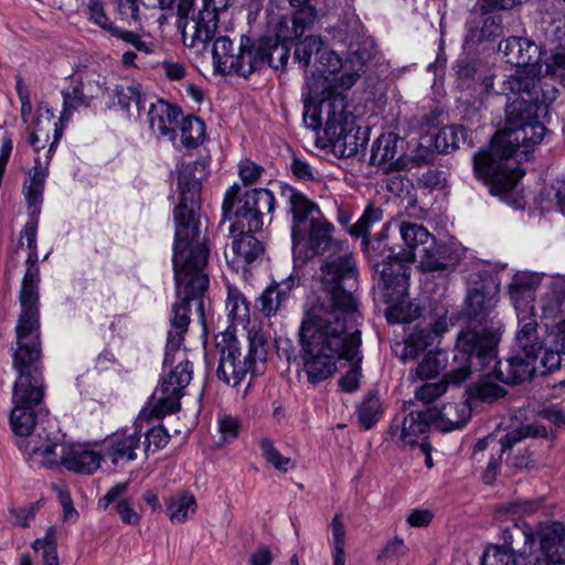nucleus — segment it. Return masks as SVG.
<instances>
[{
	"label": "nucleus",
	"mask_w": 565,
	"mask_h": 565,
	"mask_svg": "<svg viewBox=\"0 0 565 565\" xmlns=\"http://www.w3.org/2000/svg\"><path fill=\"white\" fill-rule=\"evenodd\" d=\"M332 232L333 225L324 216H318L307 224L300 237L291 234L294 248L307 243L313 255L331 253L321 266L320 281L324 295L313 291L307 296L298 330L306 371L312 381L330 374L345 341L349 351L360 343L358 330L348 324L356 301L352 292L342 286L344 281L355 279L356 268L352 254L344 250L343 243L332 237Z\"/></svg>",
	"instance_id": "1"
},
{
	"label": "nucleus",
	"mask_w": 565,
	"mask_h": 565,
	"mask_svg": "<svg viewBox=\"0 0 565 565\" xmlns=\"http://www.w3.org/2000/svg\"><path fill=\"white\" fill-rule=\"evenodd\" d=\"M195 164L182 163L178 169L180 202L174 209L175 234L173 268L175 291L180 302L172 306L171 328L168 332L164 364H172L171 354L179 350L190 323V302L194 301L203 317L202 296L209 287L204 273L209 248L201 239L200 210L201 182L194 177Z\"/></svg>",
	"instance_id": "2"
},
{
	"label": "nucleus",
	"mask_w": 565,
	"mask_h": 565,
	"mask_svg": "<svg viewBox=\"0 0 565 565\" xmlns=\"http://www.w3.org/2000/svg\"><path fill=\"white\" fill-rule=\"evenodd\" d=\"M26 241L29 265L20 290L21 312L17 331V350L13 353V367L19 373L12 392L13 407L10 424L15 435L33 437L36 416L41 412L44 388L41 375L40 359V321L39 290L40 271L36 252V223L28 222L21 233L20 243Z\"/></svg>",
	"instance_id": "3"
},
{
	"label": "nucleus",
	"mask_w": 565,
	"mask_h": 565,
	"mask_svg": "<svg viewBox=\"0 0 565 565\" xmlns=\"http://www.w3.org/2000/svg\"><path fill=\"white\" fill-rule=\"evenodd\" d=\"M541 105L525 100H510L505 106L508 127L498 131L488 150L473 156V170L490 188L501 195L515 188L524 172L512 164L513 156L527 154L543 140L546 128L539 120Z\"/></svg>",
	"instance_id": "4"
},
{
	"label": "nucleus",
	"mask_w": 565,
	"mask_h": 565,
	"mask_svg": "<svg viewBox=\"0 0 565 565\" xmlns=\"http://www.w3.org/2000/svg\"><path fill=\"white\" fill-rule=\"evenodd\" d=\"M363 34V26L355 15L342 21L335 26L334 39L348 45L349 53L343 60L335 51L323 52L319 57V64L323 72L308 77L306 85L308 98L306 104H318L320 100L338 96L337 90H347L355 85L364 73L366 52L355 49Z\"/></svg>",
	"instance_id": "5"
},
{
	"label": "nucleus",
	"mask_w": 565,
	"mask_h": 565,
	"mask_svg": "<svg viewBox=\"0 0 565 565\" xmlns=\"http://www.w3.org/2000/svg\"><path fill=\"white\" fill-rule=\"evenodd\" d=\"M500 338V330L493 327L483 328L480 331L469 329L460 332L454 350L456 366L447 373L444 381L426 383L418 387L415 392L416 398L424 403H431L446 393L448 383H462L472 371L473 359L481 365L494 359L495 344Z\"/></svg>",
	"instance_id": "6"
},
{
	"label": "nucleus",
	"mask_w": 565,
	"mask_h": 565,
	"mask_svg": "<svg viewBox=\"0 0 565 565\" xmlns=\"http://www.w3.org/2000/svg\"><path fill=\"white\" fill-rule=\"evenodd\" d=\"M303 122L312 130H322L326 142L341 158L355 156L365 146L360 129L354 127V117L345 110L343 96L305 104Z\"/></svg>",
	"instance_id": "7"
},
{
	"label": "nucleus",
	"mask_w": 565,
	"mask_h": 565,
	"mask_svg": "<svg viewBox=\"0 0 565 565\" xmlns=\"http://www.w3.org/2000/svg\"><path fill=\"white\" fill-rule=\"evenodd\" d=\"M215 349L218 354L216 375L231 386L241 384L247 374L254 375L259 372V365L267 359L266 340L257 332L249 334L245 353L230 330L215 335Z\"/></svg>",
	"instance_id": "8"
},
{
	"label": "nucleus",
	"mask_w": 565,
	"mask_h": 565,
	"mask_svg": "<svg viewBox=\"0 0 565 565\" xmlns=\"http://www.w3.org/2000/svg\"><path fill=\"white\" fill-rule=\"evenodd\" d=\"M241 188L234 184L227 189L222 204L223 221H233V231H260L264 216H269L275 209L273 192L266 189H253L238 199Z\"/></svg>",
	"instance_id": "9"
},
{
	"label": "nucleus",
	"mask_w": 565,
	"mask_h": 565,
	"mask_svg": "<svg viewBox=\"0 0 565 565\" xmlns=\"http://www.w3.org/2000/svg\"><path fill=\"white\" fill-rule=\"evenodd\" d=\"M390 255L374 265L377 287L385 303H399L408 294L411 264L395 254V247L385 245Z\"/></svg>",
	"instance_id": "10"
},
{
	"label": "nucleus",
	"mask_w": 565,
	"mask_h": 565,
	"mask_svg": "<svg viewBox=\"0 0 565 565\" xmlns=\"http://www.w3.org/2000/svg\"><path fill=\"white\" fill-rule=\"evenodd\" d=\"M73 87L62 92V118L70 116L72 110L79 107H89L95 100L103 98L108 92L107 77L95 68H84L73 78Z\"/></svg>",
	"instance_id": "11"
},
{
	"label": "nucleus",
	"mask_w": 565,
	"mask_h": 565,
	"mask_svg": "<svg viewBox=\"0 0 565 565\" xmlns=\"http://www.w3.org/2000/svg\"><path fill=\"white\" fill-rule=\"evenodd\" d=\"M193 369L190 362H180L166 377L156 392L153 414L162 417L180 409V399L184 395V388L192 380Z\"/></svg>",
	"instance_id": "12"
},
{
	"label": "nucleus",
	"mask_w": 565,
	"mask_h": 565,
	"mask_svg": "<svg viewBox=\"0 0 565 565\" xmlns=\"http://www.w3.org/2000/svg\"><path fill=\"white\" fill-rule=\"evenodd\" d=\"M392 226L398 231L402 241V245H393L395 254L409 264L415 263L418 254L434 243V235L424 225L406 220H395L386 224L379 234L380 241L387 239Z\"/></svg>",
	"instance_id": "13"
},
{
	"label": "nucleus",
	"mask_w": 565,
	"mask_h": 565,
	"mask_svg": "<svg viewBox=\"0 0 565 565\" xmlns=\"http://www.w3.org/2000/svg\"><path fill=\"white\" fill-rule=\"evenodd\" d=\"M248 43L249 39L245 42L242 40L234 58L242 65L250 66V74L265 65L278 70L287 64L289 50L285 45L271 41H259L250 45Z\"/></svg>",
	"instance_id": "14"
},
{
	"label": "nucleus",
	"mask_w": 565,
	"mask_h": 565,
	"mask_svg": "<svg viewBox=\"0 0 565 565\" xmlns=\"http://www.w3.org/2000/svg\"><path fill=\"white\" fill-rule=\"evenodd\" d=\"M433 426L429 413L424 411H406L398 413L388 428L390 436L404 446L415 447L426 443V434Z\"/></svg>",
	"instance_id": "15"
},
{
	"label": "nucleus",
	"mask_w": 565,
	"mask_h": 565,
	"mask_svg": "<svg viewBox=\"0 0 565 565\" xmlns=\"http://www.w3.org/2000/svg\"><path fill=\"white\" fill-rule=\"evenodd\" d=\"M537 536L542 556L531 557L523 565H565V525H541Z\"/></svg>",
	"instance_id": "16"
},
{
	"label": "nucleus",
	"mask_w": 565,
	"mask_h": 565,
	"mask_svg": "<svg viewBox=\"0 0 565 565\" xmlns=\"http://www.w3.org/2000/svg\"><path fill=\"white\" fill-rule=\"evenodd\" d=\"M143 417L139 416L132 426L116 430L106 439V456L114 465L131 461L137 458V450L141 447Z\"/></svg>",
	"instance_id": "17"
},
{
	"label": "nucleus",
	"mask_w": 565,
	"mask_h": 565,
	"mask_svg": "<svg viewBox=\"0 0 565 565\" xmlns=\"http://www.w3.org/2000/svg\"><path fill=\"white\" fill-rule=\"evenodd\" d=\"M71 446L72 443L58 441L50 437H46L42 443H39L36 437H32L24 445L22 443L19 444V447L29 454L30 460L33 463L46 468L55 466H64L66 468Z\"/></svg>",
	"instance_id": "18"
},
{
	"label": "nucleus",
	"mask_w": 565,
	"mask_h": 565,
	"mask_svg": "<svg viewBox=\"0 0 565 565\" xmlns=\"http://www.w3.org/2000/svg\"><path fill=\"white\" fill-rule=\"evenodd\" d=\"M427 412L433 426L443 433L463 427L471 416V407L463 399L448 402L439 408H427Z\"/></svg>",
	"instance_id": "19"
},
{
	"label": "nucleus",
	"mask_w": 565,
	"mask_h": 565,
	"mask_svg": "<svg viewBox=\"0 0 565 565\" xmlns=\"http://www.w3.org/2000/svg\"><path fill=\"white\" fill-rule=\"evenodd\" d=\"M180 18L179 28H182L183 41L188 46L205 45L215 34L217 18L212 10H200L198 15L183 22Z\"/></svg>",
	"instance_id": "20"
},
{
	"label": "nucleus",
	"mask_w": 565,
	"mask_h": 565,
	"mask_svg": "<svg viewBox=\"0 0 565 565\" xmlns=\"http://www.w3.org/2000/svg\"><path fill=\"white\" fill-rule=\"evenodd\" d=\"M86 14L87 19L92 23L99 26L110 36L122 40L128 44H131L139 52H150L146 42H143L137 33L132 31L121 30L110 21V19L106 14L105 6L102 1L90 0L87 4Z\"/></svg>",
	"instance_id": "21"
},
{
	"label": "nucleus",
	"mask_w": 565,
	"mask_h": 565,
	"mask_svg": "<svg viewBox=\"0 0 565 565\" xmlns=\"http://www.w3.org/2000/svg\"><path fill=\"white\" fill-rule=\"evenodd\" d=\"M356 318H358V306L352 311V317H350L348 319L349 320L348 324L353 326L358 330L360 342H362V340H361V331L359 330L358 324H356ZM299 347H301V345L299 344ZM347 347H348L347 344L343 345V349L339 353V356H337L334 359V361H333V363H334L333 367L334 369L330 372V374L328 376H326L323 379H320V380H317V381L310 380V376H309L308 372L306 371V366H305V360H303V356H302L303 355L302 354V348H300V359L302 361V371L306 373L308 382H310L312 384H317V383H319L321 381H324V380L329 379L330 376L333 375V373L337 370V362L340 359H345V360H349V361L353 362V365L350 369V371H348L347 374L340 380V385L343 388V391H345V392H353V391H355L359 387V375H360V373H359L358 363L361 361V358H359L361 343H359L356 349H354L352 351H349V349H347Z\"/></svg>",
	"instance_id": "22"
},
{
	"label": "nucleus",
	"mask_w": 565,
	"mask_h": 565,
	"mask_svg": "<svg viewBox=\"0 0 565 565\" xmlns=\"http://www.w3.org/2000/svg\"><path fill=\"white\" fill-rule=\"evenodd\" d=\"M62 119V117L56 119L53 111L45 109L43 113L39 114L35 120L29 141L35 152L49 146L45 160L50 159L54 146L62 136V129L60 127Z\"/></svg>",
	"instance_id": "23"
},
{
	"label": "nucleus",
	"mask_w": 565,
	"mask_h": 565,
	"mask_svg": "<svg viewBox=\"0 0 565 565\" xmlns=\"http://www.w3.org/2000/svg\"><path fill=\"white\" fill-rule=\"evenodd\" d=\"M497 343H499V341ZM498 344H495V347ZM495 359L497 355L484 365H481L478 360L473 359L472 369H477L479 366L480 370L483 371L494 362V367L492 370L493 377L502 383L512 385L522 383L532 376L534 367L523 358L514 356L505 361H495Z\"/></svg>",
	"instance_id": "24"
},
{
	"label": "nucleus",
	"mask_w": 565,
	"mask_h": 565,
	"mask_svg": "<svg viewBox=\"0 0 565 565\" xmlns=\"http://www.w3.org/2000/svg\"><path fill=\"white\" fill-rule=\"evenodd\" d=\"M507 62L518 67H536L540 60V46L529 38L510 36L499 45Z\"/></svg>",
	"instance_id": "25"
},
{
	"label": "nucleus",
	"mask_w": 565,
	"mask_h": 565,
	"mask_svg": "<svg viewBox=\"0 0 565 565\" xmlns=\"http://www.w3.org/2000/svg\"><path fill=\"white\" fill-rule=\"evenodd\" d=\"M540 282L541 276L536 273L519 271L513 276L509 285V295L519 316L533 311L534 291Z\"/></svg>",
	"instance_id": "26"
},
{
	"label": "nucleus",
	"mask_w": 565,
	"mask_h": 565,
	"mask_svg": "<svg viewBox=\"0 0 565 565\" xmlns=\"http://www.w3.org/2000/svg\"><path fill=\"white\" fill-rule=\"evenodd\" d=\"M286 195L292 215L291 234L300 237L308 223L322 216L319 206L306 195L295 189H287Z\"/></svg>",
	"instance_id": "27"
},
{
	"label": "nucleus",
	"mask_w": 565,
	"mask_h": 565,
	"mask_svg": "<svg viewBox=\"0 0 565 565\" xmlns=\"http://www.w3.org/2000/svg\"><path fill=\"white\" fill-rule=\"evenodd\" d=\"M536 67H519L513 75H511L505 85L515 95L512 100H525L537 103L541 109L545 110V105L539 100L540 87L539 78L536 75Z\"/></svg>",
	"instance_id": "28"
},
{
	"label": "nucleus",
	"mask_w": 565,
	"mask_h": 565,
	"mask_svg": "<svg viewBox=\"0 0 565 565\" xmlns=\"http://www.w3.org/2000/svg\"><path fill=\"white\" fill-rule=\"evenodd\" d=\"M147 115L149 127L154 134L170 139L175 137V125L182 115L178 107L158 99L156 103H150Z\"/></svg>",
	"instance_id": "29"
},
{
	"label": "nucleus",
	"mask_w": 565,
	"mask_h": 565,
	"mask_svg": "<svg viewBox=\"0 0 565 565\" xmlns=\"http://www.w3.org/2000/svg\"><path fill=\"white\" fill-rule=\"evenodd\" d=\"M213 64L222 74H236L243 77L250 75V66L239 64L235 57L233 42L227 36L215 40L212 49Z\"/></svg>",
	"instance_id": "30"
},
{
	"label": "nucleus",
	"mask_w": 565,
	"mask_h": 565,
	"mask_svg": "<svg viewBox=\"0 0 565 565\" xmlns=\"http://www.w3.org/2000/svg\"><path fill=\"white\" fill-rule=\"evenodd\" d=\"M417 257L423 271H443L457 264L452 249L444 243H437L435 236L433 245L424 248Z\"/></svg>",
	"instance_id": "31"
},
{
	"label": "nucleus",
	"mask_w": 565,
	"mask_h": 565,
	"mask_svg": "<svg viewBox=\"0 0 565 565\" xmlns=\"http://www.w3.org/2000/svg\"><path fill=\"white\" fill-rule=\"evenodd\" d=\"M68 454L66 469L84 475L94 473L100 467L103 460L100 452L87 444L72 443Z\"/></svg>",
	"instance_id": "32"
},
{
	"label": "nucleus",
	"mask_w": 565,
	"mask_h": 565,
	"mask_svg": "<svg viewBox=\"0 0 565 565\" xmlns=\"http://www.w3.org/2000/svg\"><path fill=\"white\" fill-rule=\"evenodd\" d=\"M299 281V277L290 275L281 282L269 286L258 298L259 311L266 317L275 315L289 291L298 286Z\"/></svg>",
	"instance_id": "33"
},
{
	"label": "nucleus",
	"mask_w": 565,
	"mask_h": 565,
	"mask_svg": "<svg viewBox=\"0 0 565 565\" xmlns=\"http://www.w3.org/2000/svg\"><path fill=\"white\" fill-rule=\"evenodd\" d=\"M254 232L248 231V227H243L242 232L239 230L233 231V223L231 224L232 250L237 260H244L249 264L264 253L263 244L252 234Z\"/></svg>",
	"instance_id": "34"
},
{
	"label": "nucleus",
	"mask_w": 565,
	"mask_h": 565,
	"mask_svg": "<svg viewBox=\"0 0 565 565\" xmlns=\"http://www.w3.org/2000/svg\"><path fill=\"white\" fill-rule=\"evenodd\" d=\"M398 138L395 134L380 136L372 146L370 162L385 171L395 168L398 160Z\"/></svg>",
	"instance_id": "35"
},
{
	"label": "nucleus",
	"mask_w": 565,
	"mask_h": 565,
	"mask_svg": "<svg viewBox=\"0 0 565 565\" xmlns=\"http://www.w3.org/2000/svg\"><path fill=\"white\" fill-rule=\"evenodd\" d=\"M169 519L173 524L186 522L196 511V500L193 493L180 491L166 500Z\"/></svg>",
	"instance_id": "36"
},
{
	"label": "nucleus",
	"mask_w": 565,
	"mask_h": 565,
	"mask_svg": "<svg viewBox=\"0 0 565 565\" xmlns=\"http://www.w3.org/2000/svg\"><path fill=\"white\" fill-rule=\"evenodd\" d=\"M518 318L523 323L516 335L518 343L527 359H535L542 347L537 340V323L533 311H527V315L522 312Z\"/></svg>",
	"instance_id": "37"
},
{
	"label": "nucleus",
	"mask_w": 565,
	"mask_h": 565,
	"mask_svg": "<svg viewBox=\"0 0 565 565\" xmlns=\"http://www.w3.org/2000/svg\"><path fill=\"white\" fill-rule=\"evenodd\" d=\"M481 15V25L470 29L468 41L472 43L493 41L504 34V24L500 14L492 12Z\"/></svg>",
	"instance_id": "38"
},
{
	"label": "nucleus",
	"mask_w": 565,
	"mask_h": 565,
	"mask_svg": "<svg viewBox=\"0 0 565 565\" xmlns=\"http://www.w3.org/2000/svg\"><path fill=\"white\" fill-rule=\"evenodd\" d=\"M115 96L118 99V105L130 113L131 107L136 108L138 115L147 103V96L141 92L140 84L130 81H124L116 85Z\"/></svg>",
	"instance_id": "39"
},
{
	"label": "nucleus",
	"mask_w": 565,
	"mask_h": 565,
	"mask_svg": "<svg viewBox=\"0 0 565 565\" xmlns=\"http://www.w3.org/2000/svg\"><path fill=\"white\" fill-rule=\"evenodd\" d=\"M465 143H470L468 132L459 125L446 126L435 136V147L439 152H451Z\"/></svg>",
	"instance_id": "40"
},
{
	"label": "nucleus",
	"mask_w": 565,
	"mask_h": 565,
	"mask_svg": "<svg viewBox=\"0 0 565 565\" xmlns=\"http://www.w3.org/2000/svg\"><path fill=\"white\" fill-rule=\"evenodd\" d=\"M491 376H493V372L486 373L480 381L470 385L468 388L469 397L484 403H492L503 397L505 395V390L500 385L492 383L490 381Z\"/></svg>",
	"instance_id": "41"
},
{
	"label": "nucleus",
	"mask_w": 565,
	"mask_h": 565,
	"mask_svg": "<svg viewBox=\"0 0 565 565\" xmlns=\"http://www.w3.org/2000/svg\"><path fill=\"white\" fill-rule=\"evenodd\" d=\"M547 436L546 428L541 424H527L522 425L512 431H509L502 439H501V452L507 451L508 449H511L513 445L520 443L521 440L525 438H545Z\"/></svg>",
	"instance_id": "42"
},
{
	"label": "nucleus",
	"mask_w": 565,
	"mask_h": 565,
	"mask_svg": "<svg viewBox=\"0 0 565 565\" xmlns=\"http://www.w3.org/2000/svg\"><path fill=\"white\" fill-rule=\"evenodd\" d=\"M447 358L441 351L428 352L411 377L415 379H430L437 376L446 366Z\"/></svg>",
	"instance_id": "43"
},
{
	"label": "nucleus",
	"mask_w": 565,
	"mask_h": 565,
	"mask_svg": "<svg viewBox=\"0 0 565 565\" xmlns=\"http://www.w3.org/2000/svg\"><path fill=\"white\" fill-rule=\"evenodd\" d=\"M324 43L321 36L308 35L296 44L295 58L307 68L313 55L319 60L320 55L328 50H323Z\"/></svg>",
	"instance_id": "44"
},
{
	"label": "nucleus",
	"mask_w": 565,
	"mask_h": 565,
	"mask_svg": "<svg viewBox=\"0 0 565 565\" xmlns=\"http://www.w3.org/2000/svg\"><path fill=\"white\" fill-rule=\"evenodd\" d=\"M205 137L204 122L193 116L183 118L181 122V142L186 148H196Z\"/></svg>",
	"instance_id": "45"
},
{
	"label": "nucleus",
	"mask_w": 565,
	"mask_h": 565,
	"mask_svg": "<svg viewBox=\"0 0 565 565\" xmlns=\"http://www.w3.org/2000/svg\"><path fill=\"white\" fill-rule=\"evenodd\" d=\"M226 309L232 323L245 324L249 321V306L245 297L236 289H228Z\"/></svg>",
	"instance_id": "46"
},
{
	"label": "nucleus",
	"mask_w": 565,
	"mask_h": 565,
	"mask_svg": "<svg viewBox=\"0 0 565 565\" xmlns=\"http://www.w3.org/2000/svg\"><path fill=\"white\" fill-rule=\"evenodd\" d=\"M382 405L375 394L367 395L358 407L359 423L364 429H370L381 417Z\"/></svg>",
	"instance_id": "47"
},
{
	"label": "nucleus",
	"mask_w": 565,
	"mask_h": 565,
	"mask_svg": "<svg viewBox=\"0 0 565 565\" xmlns=\"http://www.w3.org/2000/svg\"><path fill=\"white\" fill-rule=\"evenodd\" d=\"M482 565H518L512 543L505 542L502 546L494 545L488 548L483 553Z\"/></svg>",
	"instance_id": "48"
},
{
	"label": "nucleus",
	"mask_w": 565,
	"mask_h": 565,
	"mask_svg": "<svg viewBox=\"0 0 565 565\" xmlns=\"http://www.w3.org/2000/svg\"><path fill=\"white\" fill-rule=\"evenodd\" d=\"M430 344V333L426 330L413 332L404 343L401 359L404 361L414 360Z\"/></svg>",
	"instance_id": "49"
},
{
	"label": "nucleus",
	"mask_w": 565,
	"mask_h": 565,
	"mask_svg": "<svg viewBox=\"0 0 565 565\" xmlns=\"http://www.w3.org/2000/svg\"><path fill=\"white\" fill-rule=\"evenodd\" d=\"M262 455L278 471L287 472L294 468L290 457L282 456L270 439H263L259 443Z\"/></svg>",
	"instance_id": "50"
},
{
	"label": "nucleus",
	"mask_w": 565,
	"mask_h": 565,
	"mask_svg": "<svg viewBox=\"0 0 565 565\" xmlns=\"http://www.w3.org/2000/svg\"><path fill=\"white\" fill-rule=\"evenodd\" d=\"M382 209L372 204L367 205L359 221L350 228L351 235L355 237H365L369 234L370 227L382 220Z\"/></svg>",
	"instance_id": "51"
},
{
	"label": "nucleus",
	"mask_w": 565,
	"mask_h": 565,
	"mask_svg": "<svg viewBox=\"0 0 565 565\" xmlns=\"http://www.w3.org/2000/svg\"><path fill=\"white\" fill-rule=\"evenodd\" d=\"M292 17L294 38H299L311 26L317 19V10L313 6L297 7Z\"/></svg>",
	"instance_id": "52"
},
{
	"label": "nucleus",
	"mask_w": 565,
	"mask_h": 565,
	"mask_svg": "<svg viewBox=\"0 0 565 565\" xmlns=\"http://www.w3.org/2000/svg\"><path fill=\"white\" fill-rule=\"evenodd\" d=\"M408 547L403 539L395 536L387 541L383 548L380 551L376 561L386 564L388 561H395L408 554Z\"/></svg>",
	"instance_id": "53"
},
{
	"label": "nucleus",
	"mask_w": 565,
	"mask_h": 565,
	"mask_svg": "<svg viewBox=\"0 0 565 565\" xmlns=\"http://www.w3.org/2000/svg\"><path fill=\"white\" fill-rule=\"evenodd\" d=\"M170 439V435L162 425H157L145 434V452L151 450L156 451L164 448Z\"/></svg>",
	"instance_id": "54"
},
{
	"label": "nucleus",
	"mask_w": 565,
	"mask_h": 565,
	"mask_svg": "<svg viewBox=\"0 0 565 565\" xmlns=\"http://www.w3.org/2000/svg\"><path fill=\"white\" fill-rule=\"evenodd\" d=\"M333 539V556L345 557V526L341 513H337L331 521Z\"/></svg>",
	"instance_id": "55"
},
{
	"label": "nucleus",
	"mask_w": 565,
	"mask_h": 565,
	"mask_svg": "<svg viewBox=\"0 0 565 565\" xmlns=\"http://www.w3.org/2000/svg\"><path fill=\"white\" fill-rule=\"evenodd\" d=\"M218 431L224 440H232L238 436L241 422L228 414H220L217 418Z\"/></svg>",
	"instance_id": "56"
},
{
	"label": "nucleus",
	"mask_w": 565,
	"mask_h": 565,
	"mask_svg": "<svg viewBox=\"0 0 565 565\" xmlns=\"http://www.w3.org/2000/svg\"><path fill=\"white\" fill-rule=\"evenodd\" d=\"M522 0H478L477 6L481 14L495 13L497 11L512 10L520 6Z\"/></svg>",
	"instance_id": "57"
},
{
	"label": "nucleus",
	"mask_w": 565,
	"mask_h": 565,
	"mask_svg": "<svg viewBox=\"0 0 565 565\" xmlns=\"http://www.w3.org/2000/svg\"><path fill=\"white\" fill-rule=\"evenodd\" d=\"M542 505L541 500L514 501L509 503L505 510L513 515L526 516L536 513Z\"/></svg>",
	"instance_id": "58"
},
{
	"label": "nucleus",
	"mask_w": 565,
	"mask_h": 565,
	"mask_svg": "<svg viewBox=\"0 0 565 565\" xmlns=\"http://www.w3.org/2000/svg\"><path fill=\"white\" fill-rule=\"evenodd\" d=\"M263 170V167L249 159L242 160L238 166V174L245 185L255 183L259 179Z\"/></svg>",
	"instance_id": "59"
},
{
	"label": "nucleus",
	"mask_w": 565,
	"mask_h": 565,
	"mask_svg": "<svg viewBox=\"0 0 565 565\" xmlns=\"http://www.w3.org/2000/svg\"><path fill=\"white\" fill-rule=\"evenodd\" d=\"M545 73L565 83V50L553 53L551 58L546 62Z\"/></svg>",
	"instance_id": "60"
},
{
	"label": "nucleus",
	"mask_w": 565,
	"mask_h": 565,
	"mask_svg": "<svg viewBox=\"0 0 565 565\" xmlns=\"http://www.w3.org/2000/svg\"><path fill=\"white\" fill-rule=\"evenodd\" d=\"M116 512L121 521L128 525H137L141 520V515L134 509L128 500H120L115 505Z\"/></svg>",
	"instance_id": "61"
},
{
	"label": "nucleus",
	"mask_w": 565,
	"mask_h": 565,
	"mask_svg": "<svg viewBox=\"0 0 565 565\" xmlns=\"http://www.w3.org/2000/svg\"><path fill=\"white\" fill-rule=\"evenodd\" d=\"M431 520L433 513L428 509H414L406 516V522L412 527L427 526Z\"/></svg>",
	"instance_id": "62"
},
{
	"label": "nucleus",
	"mask_w": 565,
	"mask_h": 565,
	"mask_svg": "<svg viewBox=\"0 0 565 565\" xmlns=\"http://www.w3.org/2000/svg\"><path fill=\"white\" fill-rule=\"evenodd\" d=\"M38 511V503H32L26 508L19 509L17 511H13V522L14 524L26 527L29 526L31 520L34 519Z\"/></svg>",
	"instance_id": "63"
},
{
	"label": "nucleus",
	"mask_w": 565,
	"mask_h": 565,
	"mask_svg": "<svg viewBox=\"0 0 565 565\" xmlns=\"http://www.w3.org/2000/svg\"><path fill=\"white\" fill-rule=\"evenodd\" d=\"M274 555L268 546H258L249 556L250 565H271Z\"/></svg>",
	"instance_id": "64"
}]
</instances>
